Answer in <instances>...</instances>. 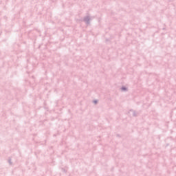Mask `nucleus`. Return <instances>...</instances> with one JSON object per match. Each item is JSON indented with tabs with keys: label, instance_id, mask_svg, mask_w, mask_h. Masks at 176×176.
I'll return each instance as SVG.
<instances>
[{
	"label": "nucleus",
	"instance_id": "nucleus-1",
	"mask_svg": "<svg viewBox=\"0 0 176 176\" xmlns=\"http://www.w3.org/2000/svg\"><path fill=\"white\" fill-rule=\"evenodd\" d=\"M122 89H123V90H126V89H124V88H122Z\"/></svg>",
	"mask_w": 176,
	"mask_h": 176
}]
</instances>
